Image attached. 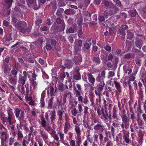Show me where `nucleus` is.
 Masks as SVG:
<instances>
[{"label": "nucleus", "mask_w": 146, "mask_h": 146, "mask_svg": "<svg viewBox=\"0 0 146 146\" xmlns=\"http://www.w3.org/2000/svg\"><path fill=\"white\" fill-rule=\"evenodd\" d=\"M19 22V21L16 19L14 17L13 18L12 22L13 25L15 26V27L17 26V25Z\"/></svg>", "instance_id": "79ce46f5"}, {"label": "nucleus", "mask_w": 146, "mask_h": 146, "mask_svg": "<svg viewBox=\"0 0 146 146\" xmlns=\"http://www.w3.org/2000/svg\"><path fill=\"white\" fill-rule=\"evenodd\" d=\"M74 130L77 134V136L80 135L81 131L80 127L76 125L74 126Z\"/></svg>", "instance_id": "72a5a7b5"}, {"label": "nucleus", "mask_w": 146, "mask_h": 146, "mask_svg": "<svg viewBox=\"0 0 146 146\" xmlns=\"http://www.w3.org/2000/svg\"><path fill=\"white\" fill-rule=\"evenodd\" d=\"M75 138L76 140L75 141L76 143V146H81V144L82 142V140L80 135L77 136V137Z\"/></svg>", "instance_id": "a878e982"}, {"label": "nucleus", "mask_w": 146, "mask_h": 146, "mask_svg": "<svg viewBox=\"0 0 146 146\" xmlns=\"http://www.w3.org/2000/svg\"><path fill=\"white\" fill-rule=\"evenodd\" d=\"M88 78L89 82L92 85L94 86L96 81L95 79L91 74H90L88 75Z\"/></svg>", "instance_id": "5701e85b"}, {"label": "nucleus", "mask_w": 146, "mask_h": 146, "mask_svg": "<svg viewBox=\"0 0 146 146\" xmlns=\"http://www.w3.org/2000/svg\"><path fill=\"white\" fill-rule=\"evenodd\" d=\"M30 7H32L33 9H38L39 8V6L37 5L36 4V1H35V2L32 5V6H31Z\"/></svg>", "instance_id": "a18cd8bd"}, {"label": "nucleus", "mask_w": 146, "mask_h": 146, "mask_svg": "<svg viewBox=\"0 0 146 146\" xmlns=\"http://www.w3.org/2000/svg\"><path fill=\"white\" fill-rule=\"evenodd\" d=\"M129 122L124 123L122 122L121 125V127L122 129V132H126L125 128L127 129L129 128Z\"/></svg>", "instance_id": "412c9836"}, {"label": "nucleus", "mask_w": 146, "mask_h": 146, "mask_svg": "<svg viewBox=\"0 0 146 146\" xmlns=\"http://www.w3.org/2000/svg\"><path fill=\"white\" fill-rule=\"evenodd\" d=\"M23 74L24 76H23V77H25L27 78V76L29 77L30 76V74H29V72L28 71L27 72L26 71H24L23 72Z\"/></svg>", "instance_id": "bf43d9fd"}, {"label": "nucleus", "mask_w": 146, "mask_h": 146, "mask_svg": "<svg viewBox=\"0 0 146 146\" xmlns=\"http://www.w3.org/2000/svg\"><path fill=\"white\" fill-rule=\"evenodd\" d=\"M58 134L59 136L60 140L61 141H63L64 139V135L63 132L59 131L58 132Z\"/></svg>", "instance_id": "a19ab883"}, {"label": "nucleus", "mask_w": 146, "mask_h": 146, "mask_svg": "<svg viewBox=\"0 0 146 146\" xmlns=\"http://www.w3.org/2000/svg\"><path fill=\"white\" fill-rule=\"evenodd\" d=\"M30 141V139H27V137H25L23 139L22 142V145L23 146H28Z\"/></svg>", "instance_id": "bb28decb"}, {"label": "nucleus", "mask_w": 146, "mask_h": 146, "mask_svg": "<svg viewBox=\"0 0 146 146\" xmlns=\"http://www.w3.org/2000/svg\"><path fill=\"white\" fill-rule=\"evenodd\" d=\"M7 112L8 114L7 117L4 116L1 117L2 122L5 125H7L8 124L9 125H11L13 123L11 122L13 114L12 109L11 108L8 109Z\"/></svg>", "instance_id": "f257e3e1"}, {"label": "nucleus", "mask_w": 146, "mask_h": 146, "mask_svg": "<svg viewBox=\"0 0 146 146\" xmlns=\"http://www.w3.org/2000/svg\"><path fill=\"white\" fill-rule=\"evenodd\" d=\"M49 115L50 116L51 122L53 123V122L56 119V112L55 111L52 110L49 113Z\"/></svg>", "instance_id": "2eb2a0df"}, {"label": "nucleus", "mask_w": 146, "mask_h": 146, "mask_svg": "<svg viewBox=\"0 0 146 146\" xmlns=\"http://www.w3.org/2000/svg\"><path fill=\"white\" fill-rule=\"evenodd\" d=\"M19 62L23 66L27 67L28 65L27 62H25L21 58H18Z\"/></svg>", "instance_id": "e433bc0d"}, {"label": "nucleus", "mask_w": 146, "mask_h": 146, "mask_svg": "<svg viewBox=\"0 0 146 146\" xmlns=\"http://www.w3.org/2000/svg\"><path fill=\"white\" fill-rule=\"evenodd\" d=\"M105 85V83H99L97 85L96 91L97 92H102Z\"/></svg>", "instance_id": "dca6fc26"}, {"label": "nucleus", "mask_w": 146, "mask_h": 146, "mask_svg": "<svg viewBox=\"0 0 146 146\" xmlns=\"http://www.w3.org/2000/svg\"><path fill=\"white\" fill-rule=\"evenodd\" d=\"M79 71L78 69L73 71V78L76 80H79L81 78L80 75Z\"/></svg>", "instance_id": "4468645a"}, {"label": "nucleus", "mask_w": 146, "mask_h": 146, "mask_svg": "<svg viewBox=\"0 0 146 146\" xmlns=\"http://www.w3.org/2000/svg\"><path fill=\"white\" fill-rule=\"evenodd\" d=\"M27 80V78L23 77L20 75L19 78L18 82L21 85H24L26 81Z\"/></svg>", "instance_id": "f3484780"}, {"label": "nucleus", "mask_w": 146, "mask_h": 146, "mask_svg": "<svg viewBox=\"0 0 146 146\" xmlns=\"http://www.w3.org/2000/svg\"><path fill=\"white\" fill-rule=\"evenodd\" d=\"M92 61L94 63L96 64H100L101 61L99 57H98L93 58Z\"/></svg>", "instance_id": "f704fd0d"}, {"label": "nucleus", "mask_w": 146, "mask_h": 146, "mask_svg": "<svg viewBox=\"0 0 146 146\" xmlns=\"http://www.w3.org/2000/svg\"><path fill=\"white\" fill-rule=\"evenodd\" d=\"M105 72L104 71H102L100 74H99L96 77V81L99 83H104V79L105 78Z\"/></svg>", "instance_id": "6e6552de"}, {"label": "nucleus", "mask_w": 146, "mask_h": 146, "mask_svg": "<svg viewBox=\"0 0 146 146\" xmlns=\"http://www.w3.org/2000/svg\"><path fill=\"white\" fill-rule=\"evenodd\" d=\"M49 7L50 8H52L53 10H55L56 8V4L54 3H51L49 4Z\"/></svg>", "instance_id": "49530a36"}, {"label": "nucleus", "mask_w": 146, "mask_h": 146, "mask_svg": "<svg viewBox=\"0 0 146 146\" xmlns=\"http://www.w3.org/2000/svg\"><path fill=\"white\" fill-rule=\"evenodd\" d=\"M27 3L28 6L30 7L32 6V5L35 2L34 0H27Z\"/></svg>", "instance_id": "3c124183"}, {"label": "nucleus", "mask_w": 146, "mask_h": 146, "mask_svg": "<svg viewBox=\"0 0 146 146\" xmlns=\"http://www.w3.org/2000/svg\"><path fill=\"white\" fill-rule=\"evenodd\" d=\"M40 120L42 126L46 131L48 132L51 135L54 134L56 133L55 131L53 130L51 127L46 125L47 122L43 115L41 117Z\"/></svg>", "instance_id": "f03ea898"}, {"label": "nucleus", "mask_w": 146, "mask_h": 146, "mask_svg": "<svg viewBox=\"0 0 146 146\" xmlns=\"http://www.w3.org/2000/svg\"><path fill=\"white\" fill-rule=\"evenodd\" d=\"M71 126L70 123L66 122L64 125V133L66 134L67 133L68 131L70 129Z\"/></svg>", "instance_id": "aec40b11"}, {"label": "nucleus", "mask_w": 146, "mask_h": 146, "mask_svg": "<svg viewBox=\"0 0 146 146\" xmlns=\"http://www.w3.org/2000/svg\"><path fill=\"white\" fill-rule=\"evenodd\" d=\"M123 68L124 72L125 74H129L132 72V70L127 65H124Z\"/></svg>", "instance_id": "4be33fe9"}, {"label": "nucleus", "mask_w": 146, "mask_h": 146, "mask_svg": "<svg viewBox=\"0 0 146 146\" xmlns=\"http://www.w3.org/2000/svg\"><path fill=\"white\" fill-rule=\"evenodd\" d=\"M64 111L63 109L58 110L57 114L58 116V120L61 121L62 119V116Z\"/></svg>", "instance_id": "6ab92c4d"}, {"label": "nucleus", "mask_w": 146, "mask_h": 146, "mask_svg": "<svg viewBox=\"0 0 146 146\" xmlns=\"http://www.w3.org/2000/svg\"><path fill=\"white\" fill-rule=\"evenodd\" d=\"M94 92L98 96L99 99H96V104L98 105L101 101V96L102 95L101 93L102 92H97L96 90H95Z\"/></svg>", "instance_id": "a211bd4d"}, {"label": "nucleus", "mask_w": 146, "mask_h": 146, "mask_svg": "<svg viewBox=\"0 0 146 146\" xmlns=\"http://www.w3.org/2000/svg\"><path fill=\"white\" fill-rule=\"evenodd\" d=\"M106 146H113L112 141H109L107 142Z\"/></svg>", "instance_id": "774afa93"}, {"label": "nucleus", "mask_w": 146, "mask_h": 146, "mask_svg": "<svg viewBox=\"0 0 146 146\" xmlns=\"http://www.w3.org/2000/svg\"><path fill=\"white\" fill-rule=\"evenodd\" d=\"M15 113L16 118H18L19 120H23L25 117L24 111L20 109L16 108L15 110Z\"/></svg>", "instance_id": "20e7f679"}, {"label": "nucleus", "mask_w": 146, "mask_h": 146, "mask_svg": "<svg viewBox=\"0 0 146 146\" xmlns=\"http://www.w3.org/2000/svg\"><path fill=\"white\" fill-rule=\"evenodd\" d=\"M31 83L34 90L37 87L38 83L36 81H32Z\"/></svg>", "instance_id": "37998d69"}, {"label": "nucleus", "mask_w": 146, "mask_h": 146, "mask_svg": "<svg viewBox=\"0 0 146 146\" xmlns=\"http://www.w3.org/2000/svg\"><path fill=\"white\" fill-rule=\"evenodd\" d=\"M129 13H130L131 16L132 17H134L136 15V12L135 10H134L133 11H129Z\"/></svg>", "instance_id": "13d9d810"}, {"label": "nucleus", "mask_w": 146, "mask_h": 146, "mask_svg": "<svg viewBox=\"0 0 146 146\" xmlns=\"http://www.w3.org/2000/svg\"><path fill=\"white\" fill-rule=\"evenodd\" d=\"M84 46L85 48L87 49H89L90 47V45L87 42H85L84 43Z\"/></svg>", "instance_id": "338daca9"}, {"label": "nucleus", "mask_w": 146, "mask_h": 146, "mask_svg": "<svg viewBox=\"0 0 146 146\" xmlns=\"http://www.w3.org/2000/svg\"><path fill=\"white\" fill-rule=\"evenodd\" d=\"M77 108L78 109V113H80L83 111V108L80 104H78L77 106Z\"/></svg>", "instance_id": "c03bdc74"}, {"label": "nucleus", "mask_w": 146, "mask_h": 146, "mask_svg": "<svg viewBox=\"0 0 146 146\" xmlns=\"http://www.w3.org/2000/svg\"><path fill=\"white\" fill-rule=\"evenodd\" d=\"M64 11L63 9L62 8H59L57 11L56 14L57 15L59 16L61 14V13L62 12Z\"/></svg>", "instance_id": "603ef678"}, {"label": "nucleus", "mask_w": 146, "mask_h": 146, "mask_svg": "<svg viewBox=\"0 0 146 146\" xmlns=\"http://www.w3.org/2000/svg\"><path fill=\"white\" fill-rule=\"evenodd\" d=\"M59 90L61 91L64 90V85L62 83L60 84L58 86Z\"/></svg>", "instance_id": "09e8293b"}, {"label": "nucleus", "mask_w": 146, "mask_h": 146, "mask_svg": "<svg viewBox=\"0 0 146 146\" xmlns=\"http://www.w3.org/2000/svg\"><path fill=\"white\" fill-rule=\"evenodd\" d=\"M76 96L78 98V100L82 103H84L85 104L87 105L89 102L88 99L87 97H84L81 96V94L80 95H77L76 94H75Z\"/></svg>", "instance_id": "1a4fd4ad"}, {"label": "nucleus", "mask_w": 146, "mask_h": 146, "mask_svg": "<svg viewBox=\"0 0 146 146\" xmlns=\"http://www.w3.org/2000/svg\"><path fill=\"white\" fill-rule=\"evenodd\" d=\"M11 129L12 135L13 137H15L17 135V139H21L23 138V134L21 130L15 131L16 127L15 125H12L11 127Z\"/></svg>", "instance_id": "7ed1b4c3"}, {"label": "nucleus", "mask_w": 146, "mask_h": 146, "mask_svg": "<svg viewBox=\"0 0 146 146\" xmlns=\"http://www.w3.org/2000/svg\"><path fill=\"white\" fill-rule=\"evenodd\" d=\"M49 90L50 91V96L51 97H53V96H55V94L57 90V88H55V89H54L53 87L50 86V87Z\"/></svg>", "instance_id": "c756f323"}, {"label": "nucleus", "mask_w": 146, "mask_h": 146, "mask_svg": "<svg viewBox=\"0 0 146 146\" xmlns=\"http://www.w3.org/2000/svg\"><path fill=\"white\" fill-rule=\"evenodd\" d=\"M135 44L137 47L141 48L143 44L142 40L141 39L137 40L135 42Z\"/></svg>", "instance_id": "7c9ffc66"}, {"label": "nucleus", "mask_w": 146, "mask_h": 146, "mask_svg": "<svg viewBox=\"0 0 146 146\" xmlns=\"http://www.w3.org/2000/svg\"><path fill=\"white\" fill-rule=\"evenodd\" d=\"M19 123H17L16 124V128H17V130H20L22 128V126L21 125V120H19Z\"/></svg>", "instance_id": "de8ad7c7"}, {"label": "nucleus", "mask_w": 146, "mask_h": 146, "mask_svg": "<svg viewBox=\"0 0 146 146\" xmlns=\"http://www.w3.org/2000/svg\"><path fill=\"white\" fill-rule=\"evenodd\" d=\"M127 38L130 40L132 39L133 36V34L128 30L127 31Z\"/></svg>", "instance_id": "ea45409f"}, {"label": "nucleus", "mask_w": 146, "mask_h": 146, "mask_svg": "<svg viewBox=\"0 0 146 146\" xmlns=\"http://www.w3.org/2000/svg\"><path fill=\"white\" fill-rule=\"evenodd\" d=\"M102 115L103 117H102L101 118L102 119H104V120L106 121H108L109 119H111V115H110L109 116L106 111L105 113L103 112Z\"/></svg>", "instance_id": "b1692460"}, {"label": "nucleus", "mask_w": 146, "mask_h": 146, "mask_svg": "<svg viewBox=\"0 0 146 146\" xmlns=\"http://www.w3.org/2000/svg\"><path fill=\"white\" fill-rule=\"evenodd\" d=\"M122 132L123 135V139L126 143L128 144L130 141V140L129 139V133L127 132Z\"/></svg>", "instance_id": "f8f14e48"}, {"label": "nucleus", "mask_w": 146, "mask_h": 146, "mask_svg": "<svg viewBox=\"0 0 146 146\" xmlns=\"http://www.w3.org/2000/svg\"><path fill=\"white\" fill-rule=\"evenodd\" d=\"M53 98V97H51L50 99L48 100L47 107L48 109H52V108Z\"/></svg>", "instance_id": "2f4dec72"}, {"label": "nucleus", "mask_w": 146, "mask_h": 146, "mask_svg": "<svg viewBox=\"0 0 146 146\" xmlns=\"http://www.w3.org/2000/svg\"><path fill=\"white\" fill-rule=\"evenodd\" d=\"M15 137H11L9 138V146H13V145L17 141L15 139Z\"/></svg>", "instance_id": "c85d7f7f"}, {"label": "nucleus", "mask_w": 146, "mask_h": 146, "mask_svg": "<svg viewBox=\"0 0 146 146\" xmlns=\"http://www.w3.org/2000/svg\"><path fill=\"white\" fill-rule=\"evenodd\" d=\"M69 143L71 146H76L75 141L74 140H71L69 142Z\"/></svg>", "instance_id": "052dcab7"}, {"label": "nucleus", "mask_w": 146, "mask_h": 146, "mask_svg": "<svg viewBox=\"0 0 146 146\" xmlns=\"http://www.w3.org/2000/svg\"><path fill=\"white\" fill-rule=\"evenodd\" d=\"M1 138V145L0 146H7V145L6 143H5V142L6 141H4L3 139L2 138Z\"/></svg>", "instance_id": "e2e57ef3"}, {"label": "nucleus", "mask_w": 146, "mask_h": 146, "mask_svg": "<svg viewBox=\"0 0 146 146\" xmlns=\"http://www.w3.org/2000/svg\"><path fill=\"white\" fill-rule=\"evenodd\" d=\"M115 76L114 72L113 71H110L108 72V78H109L111 77H113Z\"/></svg>", "instance_id": "8fccbe9b"}, {"label": "nucleus", "mask_w": 146, "mask_h": 146, "mask_svg": "<svg viewBox=\"0 0 146 146\" xmlns=\"http://www.w3.org/2000/svg\"><path fill=\"white\" fill-rule=\"evenodd\" d=\"M0 138H2L4 141L9 137V135L7 134V130L3 126H1L0 127Z\"/></svg>", "instance_id": "39448f33"}, {"label": "nucleus", "mask_w": 146, "mask_h": 146, "mask_svg": "<svg viewBox=\"0 0 146 146\" xmlns=\"http://www.w3.org/2000/svg\"><path fill=\"white\" fill-rule=\"evenodd\" d=\"M26 25V23L25 22L19 21L15 27L17 29L20 30L22 33H25V31L23 27H25Z\"/></svg>", "instance_id": "423d86ee"}, {"label": "nucleus", "mask_w": 146, "mask_h": 146, "mask_svg": "<svg viewBox=\"0 0 146 146\" xmlns=\"http://www.w3.org/2000/svg\"><path fill=\"white\" fill-rule=\"evenodd\" d=\"M88 107L85 106L84 107V115H88Z\"/></svg>", "instance_id": "5fc2aeb1"}, {"label": "nucleus", "mask_w": 146, "mask_h": 146, "mask_svg": "<svg viewBox=\"0 0 146 146\" xmlns=\"http://www.w3.org/2000/svg\"><path fill=\"white\" fill-rule=\"evenodd\" d=\"M83 125L85 128H87L89 126L88 123V121L86 119H84L83 121Z\"/></svg>", "instance_id": "864d4df0"}, {"label": "nucleus", "mask_w": 146, "mask_h": 146, "mask_svg": "<svg viewBox=\"0 0 146 146\" xmlns=\"http://www.w3.org/2000/svg\"><path fill=\"white\" fill-rule=\"evenodd\" d=\"M73 92L74 94H76L77 95H80L82 94V88L81 85L78 84H76V87L73 86Z\"/></svg>", "instance_id": "0eeeda50"}, {"label": "nucleus", "mask_w": 146, "mask_h": 146, "mask_svg": "<svg viewBox=\"0 0 146 146\" xmlns=\"http://www.w3.org/2000/svg\"><path fill=\"white\" fill-rule=\"evenodd\" d=\"M122 122H129V119L125 114L124 115L121 116Z\"/></svg>", "instance_id": "473e14b6"}, {"label": "nucleus", "mask_w": 146, "mask_h": 146, "mask_svg": "<svg viewBox=\"0 0 146 146\" xmlns=\"http://www.w3.org/2000/svg\"><path fill=\"white\" fill-rule=\"evenodd\" d=\"M93 137L94 142H97L98 141V135L96 133H95L93 135Z\"/></svg>", "instance_id": "680f3d73"}, {"label": "nucleus", "mask_w": 146, "mask_h": 146, "mask_svg": "<svg viewBox=\"0 0 146 146\" xmlns=\"http://www.w3.org/2000/svg\"><path fill=\"white\" fill-rule=\"evenodd\" d=\"M73 63L71 62V60H66L65 63V67L68 68H71L73 66Z\"/></svg>", "instance_id": "393cba45"}, {"label": "nucleus", "mask_w": 146, "mask_h": 146, "mask_svg": "<svg viewBox=\"0 0 146 146\" xmlns=\"http://www.w3.org/2000/svg\"><path fill=\"white\" fill-rule=\"evenodd\" d=\"M114 83L116 88L117 89V90L116 91V92H117L120 93L121 92V87L120 83L116 81H114Z\"/></svg>", "instance_id": "cd10ccee"}, {"label": "nucleus", "mask_w": 146, "mask_h": 146, "mask_svg": "<svg viewBox=\"0 0 146 146\" xmlns=\"http://www.w3.org/2000/svg\"><path fill=\"white\" fill-rule=\"evenodd\" d=\"M8 76L9 82L13 86L15 85L17 83V77L14 76L11 74L9 75Z\"/></svg>", "instance_id": "9d476101"}, {"label": "nucleus", "mask_w": 146, "mask_h": 146, "mask_svg": "<svg viewBox=\"0 0 146 146\" xmlns=\"http://www.w3.org/2000/svg\"><path fill=\"white\" fill-rule=\"evenodd\" d=\"M11 75L17 77V71L15 70H12L11 71Z\"/></svg>", "instance_id": "4d7b16f0"}, {"label": "nucleus", "mask_w": 146, "mask_h": 146, "mask_svg": "<svg viewBox=\"0 0 146 146\" xmlns=\"http://www.w3.org/2000/svg\"><path fill=\"white\" fill-rule=\"evenodd\" d=\"M74 32V29L70 27L68 31H66V33L68 34V33H72Z\"/></svg>", "instance_id": "69168bd1"}, {"label": "nucleus", "mask_w": 146, "mask_h": 146, "mask_svg": "<svg viewBox=\"0 0 146 146\" xmlns=\"http://www.w3.org/2000/svg\"><path fill=\"white\" fill-rule=\"evenodd\" d=\"M3 68L4 69V72L6 73L10 71L11 69L10 68H8V66L6 64H4L3 66Z\"/></svg>", "instance_id": "c9c22d12"}, {"label": "nucleus", "mask_w": 146, "mask_h": 146, "mask_svg": "<svg viewBox=\"0 0 146 146\" xmlns=\"http://www.w3.org/2000/svg\"><path fill=\"white\" fill-rule=\"evenodd\" d=\"M39 131V134H40L44 141L46 142V141L48 139V135L44 131L41 129H40Z\"/></svg>", "instance_id": "ddd939ff"}, {"label": "nucleus", "mask_w": 146, "mask_h": 146, "mask_svg": "<svg viewBox=\"0 0 146 146\" xmlns=\"http://www.w3.org/2000/svg\"><path fill=\"white\" fill-rule=\"evenodd\" d=\"M78 113V111L75 108H74L71 110V113L72 115L74 116H76Z\"/></svg>", "instance_id": "58836bf2"}, {"label": "nucleus", "mask_w": 146, "mask_h": 146, "mask_svg": "<svg viewBox=\"0 0 146 146\" xmlns=\"http://www.w3.org/2000/svg\"><path fill=\"white\" fill-rule=\"evenodd\" d=\"M82 40H78L77 45L78 46V49L80 48L82 45Z\"/></svg>", "instance_id": "6e6d98bb"}, {"label": "nucleus", "mask_w": 146, "mask_h": 146, "mask_svg": "<svg viewBox=\"0 0 146 146\" xmlns=\"http://www.w3.org/2000/svg\"><path fill=\"white\" fill-rule=\"evenodd\" d=\"M104 126L101 124H97L94 126V129L97 131L102 132L104 130Z\"/></svg>", "instance_id": "9b49d317"}, {"label": "nucleus", "mask_w": 146, "mask_h": 146, "mask_svg": "<svg viewBox=\"0 0 146 146\" xmlns=\"http://www.w3.org/2000/svg\"><path fill=\"white\" fill-rule=\"evenodd\" d=\"M119 32L120 33L121 35L123 36H125V33L124 30L123 29H119Z\"/></svg>", "instance_id": "0e129e2a"}, {"label": "nucleus", "mask_w": 146, "mask_h": 146, "mask_svg": "<svg viewBox=\"0 0 146 146\" xmlns=\"http://www.w3.org/2000/svg\"><path fill=\"white\" fill-rule=\"evenodd\" d=\"M24 85H19L18 90L23 94H24L25 92V88L24 86Z\"/></svg>", "instance_id": "4c0bfd02"}]
</instances>
